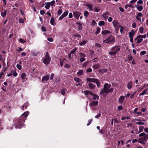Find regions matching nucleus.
I'll use <instances>...</instances> for the list:
<instances>
[{
	"label": "nucleus",
	"mask_w": 148,
	"mask_h": 148,
	"mask_svg": "<svg viewBox=\"0 0 148 148\" xmlns=\"http://www.w3.org/2000/svg\"><path fill=\"white\" fill-rule=\"evenodd\" d=\"M132 81H129L127 84V88L130 89H131L132 87Z\"/></svg>",
	"instance_id": "obj_15"
},
{
	"label": "nucleus",
	"mask_w": 148,
	"mask_h": 148,
	"mask_svg": "<svg viewBox=\"0 0 148 148\" xmlns=\"http://www.w3.org/2000/svg\"><path fill=\"white\" fill-rule=\"evenodd\" d=\"M45 4L46 5L45 6V8L47 9H49L50 8V6L49 5V4L48 3H45Z\"/></svg>",
	"instance_id": "obj_39"
},
{
	"label": "nucleus",
	"mask_w": 148,
	"mask_h": 148,
	"mask_svg": "<svg viewBox=\"0 0 148 148\" xmlns=\"http://www.w3.org/2000/svg\"><path fill=\"white\" fill-rule=\"evenodd\" d=\"M18 41L21 43L23 44L26 42V41L24 40L23 39L20 38L19 39Z\"/></svg>",
	"instance_id": "obj_40"
},
{
	"label": "nucleus",
	"mask_w": 148,
	"mask_h": 148,
	"mask_svg": "<svg viewBox=\"0 0 148 148\" xmlns=\"http://www.w3.org/2000/svg\"><path fill=\"white\" fill-rule=\"evenodd\" d=\"M112 23L116 31H118L120 26V25L118 21L116 20H114L113 21Z\"/></svg>",
	"instance_id": "obj_8"
},
{
	"label": "nucleus",
	"mask_w": 148,
	"mask_h": 148,
	"mask_svg": "<svg viewBox=\"0 0 148 148\" xmlns=\"http://www.w3.org/2000/svg\"><path fill=\"white\" fill-rule=\"evenodd\" d=\"M77 23L78 25V29L79 30H81L82 29V24H80L79 23Z\"/></svg>",
	"instance_id": "obj_37"
},
{
	"label": "nucleus",
	"mask_w": 148,
	"mask_h": 148,
	"mask_svg": "<svg viewBox=\"0 0 148 148\" xmlns=\"http://www.w3.org/2000/svg\"><path fill=\"white\" fill-rule=\"evenodd\" d=\"M24 20L22 18H20L19 19V22L21 23H24Z\"/></svg>",
	"instance_id": "obj_58"
},
{
	"label": "nucleus",
	"mask_w": 148,
	"mask_h": 148,
	"mask_svg": "<svg viewBox=\"0 0 148 148\" xmlns=\"http://www.w3.org/2000/svg\"><path fill=\"white\" fill-rule=\"evenodd\" d=\"M120 31L121 33L122 34L123 30L125 29V27L124 26H122L120 25Z\"/></svg>",
	"instance_id": "obj_32"
},
{
	"label": "nucleus",
	"mask_w": 148,
	"mask_h": 148,
	"mask_svg": "<svg viewBox=\"0 0 148 148\" xmlns=\"http://www.w3.org/2000/svg\"><path fill=\"white\" fill-rule=\"evenodd\" d=\"M115 42V40L114 38H108L104 40L103 42L107 44H113Z\"/></svg>",
	"instance_id": "obj_7"
},
{
	"label": "nucleus",
	"mask_w": 148,
	"mask_h": 148,
	"mask_svg": "<svg viewBox=\"0 0 148 148\" xmlns=\"http://www.w3.org/2000/svg\"><path fill=\"white\" fill-rule=\"evenodd\" d=\"M98 102L97 101H92L89 104L90 106H97L98 105Z\"/></svg>",
	"instance_id": "obj_13"
},
{
	"label": "nucleus",
	"mask_w": 148,
	"mask_h": 148,
	"mask_svg": "<svg viewBox=\"0 0 148 148\" xmlns=\"http://www.w3.org/2000/svg\"><path fill=\"white\" fill-rule=\"evenodd\" d=\"M143 15V14L141 12H139L138 13L136 16L138 17H142Z\"/></svg>",
	"instance_id": "obj_59"
},
{
	"label": "nucleus",
	"mask_w": 148,
	"mask_h": 148,
	"mask_svg": "<svg viewBox=\"0 0 148 148\" xmlns=\"http://www.w3.org/2000/svg\"><path fill=\"white\" fill-rule=\"evenodd\" d=\"M79 54L81 57H85L86 56V54L84 53H79Z\"/></svg>",
	"instance_id": "obj_57"
},
{
	"label": "nucleus",
	"mask_w": 148,
	"mask_h": 148,
	"mask_svg": "<svg viewBox=\"0 0 148 148\" xmlns=\"http://www.w3.org/2000/svg\"><path fill=\"white\" fill-rule=\"evenodd\" d=\"M50 22L51 25H55V23L54 18H51Z\"/></svg>",
	"instance_id": "obj_31"
},
{
	"label": "nucleus",
	"mask_w": 148,
	"mask_h": 148,
	"mask_svg": "<svg viewBox=\"0 0 148 148\" xmlns=\"http://www.w3.org/2000/svg\"><path fill=\"white\" fill-rule=\"evenodd\" d=\"M111 85L107 83H105L103 86V88L100 91V94H103L106 93V94L109 92H112L114 90V88H111L109 89L111 87Z\"/></svg>",
	"instance_id": "obj_2"
},
{
	"label": "nucleus",
	"mask_w": 148,
	"mask_h": 148,
	"mask_svg": "<svg viewBox=\"0 0 148 148\" xmlns=\"http://www.w3.org/2000/svg\"><path fill=\"white\" fill-rule=\"evenodd\" d=\"M49 76L48 75H44L42 78V81L43 82L44 80L47 81L49 80Z\"/></svg>",
	"instance_id": "obj_19"
},
{
	"label": "nucleus",
	"mask_w": 148,
	"mask_h": 148,
	"mask_svg": "<svg viewBox=\"0 0 148 148\" xmlns=\"http://www.w3.org/2000/svg\"><path fill=\"white\" fill-rule=\"evenodd\" d=\"M41 29L43 32H45L46 31V29L45 27L44 26H42L41 27Z\"/></svg>",
	"instance_id": "obj_56"
},
{
	"label": "nucleus",
	"mask_w": 148,
	"mask_h": 148,
	"mask_svg": "<svg viewBox=\"0 0 148 148\" xmlns=\"http://www.w3.org/2000/svg\"><path fill=\"white\" fill-rule=\"evenodd\" d=\"M92 71V70L91 68H88L86 70L87 72H91Z\"/></svg>",
	"instance_id": "obj_63"
},
{
	"label": "nucleus",
	"mask_w": 148,
	"mask_h": 148,
	"mask_svg": "<svg viewBox=\"0 0 148 148\" xmlns=\"http://www.w3.org/2000/svg\"><path fill=\"white\" fill-rule=\"evenodd\" d=\"M87 42V41L84 40L79 43V45L80 46H83L85 45Z\"/></svg>",
	"instance_id": "obj_28"
},
{
	"label": "nucleus",
	"mask_w": 148,
	"mask_h": 148,
	"mask_svg": "<svg viewBox=\"0 0 148 148\" xmlns=\"http://www.w3.org/2000/svg\"><path fill=\"white\" fill-rule=\"evenodd\" d=\"M136 124L139 125H144L145 124V123L144 122L142 121H139L137 122L136 123Z\"/></svg>",
	"instance_id": "obj_46"
},
{
	"label": "nucleus",
	"mask_w": 148,
	"mask_h": 148,
	"mask_svg": "<svg viewBox=\"0 0 148 148\" xmlns=\"http://www.w3.org/2000/svg\"><path fill=\"white\" fill-rule=\"evenodd\" d=\"M146 53V51H142L140 53V55H144Z\"/></svg>",
	"instance_id": "obj_55"
},
{
	"label": "nucleus",
	"mask_w": 148,
	"mask_h": 148,
	"mask_svg": "<svg viewBox=\"0 0 148 148\" xmlns=\"http://www.w3.org/2000/svg\"><path fill=\"white\" fill-rule=\"evenodd\" d=\"M101 67V65L99 64H97L93 65L92 68L93 69H97Z\"/></svg>",
	"instance_id": "obj_17"
},
{
	"label": "nucleus",
	"mask_w": 148,
	"mask_h": 148,
	"mask_svg": "<svg viewBox=\"0 0 148 148\" xmlns=\"http://www.w3.org/2000/svg\"><path fill=\"white\" fill-rule=\"evenodd\" d=\"M135 6L139 11H141L143 9V7L142 5H135Z\"/></svg>",
	"instance_id": "obj_16"
},
{
	"label": "nucleus",
	"mask_w": 148,
	"mask_h": 148,
	"mask_svg": "<svg viewBox=\"0 0 148 148\" xmlns=\"http://www.w3.org/2000/svg\"><path fill=\"white\" fill-rule=\"evenodd\" d=\"M125 97L123 96H121L119 98V102L120 103H122L125 99Z\"/></svg>",
	"instance_id": "obj_22"
},
{
	"label": "nucleus",
	"mask_w": 148,
	"mask_h": 148,
	"mask_svg": "<svg viewBox=\"0 0 148 148\" xmlns=\"http://www.w3.org/2000/svg\"><path fill=\"white\" fill-rule=\"evenodd\" d=\"M108 71V69H99L98 71L99 73L102 74H103L104 73Z\"/></svg>",
	"instance_id": "obj_20"
},
{
	"label": "nucleus",
	"mask_w": 148,
	"mask_h": 148,
	"mask_svg": "<svg viewBox=\"0 0 148 148\" xmlns=\"http://www.w3.org/2000/svg\"><path fill=\"white\" fill-rule=\"evenodd\" d=\"M133 59V57L131 54H129L128 55L127 57V59L129 61H131Z\"/></svg>",
	"instance_id": "obj_33"
},
{
	"label": "nucleus",
	"mask_w": 148,
	"mask_h": 148,
	"mask_svg": "<svg viewBox=\"0 0 148 148\" xmlns=\"http://www.w3.org/2000/svg\"><path fill=\"white\" fill-rule=\"evenodd\" d=\"M84 73L83 71V70H79L77 73V74L79 75H83Z\"/></svg>",
	"instance_id": "obj_35"
},
{
	"label": "nucleus",
	"mask_w": 148,
	"mask_h": 148,
	"mask_svg": "<svg viewBox=\"0 0 148 148\" xmlns=\"http://www.w3.org/2000/svg\"><path fill=\"white\" fill-rule=\"evenodd\" d=\"M62 12V10L61 9H59L58 12L57 14L58 15H60Z\"/></svg>",
	"instance_id": "obj_47"
},
{
	"label": "nucleus",
	"mask_w": 148,
	"mask_h": 148,
	"mask_svg": "<svg viewBox=\"0 0 148 148\" xmlns=\"http://www.w3.org/2000/svg\"><path fill=\"white\" fill-rule=\"evenodd\" d=\"M143 3V1L142 0H139L137 2V3L139 4H141Z\"/></svg>",
	"instance_id": "obj_62"
},
{
	"label": "nucleus",
	"mask_w": 148,
	"mask_h": 148,
	"mask_svg": "<svg viewBox=\"0 0 148 148\" xmlns=\"http://www.w3.org/2000/svg\"><path fill=\"white\" fill-rule=\"evenodd\" d=\"M138 136L140 137L139 139L138 142L143 144H145L144 142H146L148 139V134L143 132L140 134Z\"/></svg>",
	"instance_id": "obj_3"
},
{
	"label": "nucleus",
	"mask_w": 148,
	"mask_h": 148,
	"mask_svg": "<svg viewBox=\"0 0 148 148\" xmlns=\"http://www.w3.org/2000/svg\"><path fill=\"white\" fill-rule=\"evenodd\" d=\"M55 3V1L54 0H53L51 2H48V3L50 5H51V6H53Z\"/></svg>",
	"instance_id": "obj_41"
},
{
	"label": "nucleus",
	"mask_w": 148,
	"mask_h": 148,
	"mask_svg": "<svg viewBox=\"0 0 148 148\" xmlns=\"http://www.w3.org/2000/svg\"><path fill=\"white\" fill-rule=\"evenodd\" d=\"M69 13V12L68 11H66L64 12L62 15L64 17H66L67 16L68 14Z\"/></svg>",
	"instance_id": "obj_42"
},
{
	"label": "nucleus",
	"mask_w": 148,
	"mask_h": 148,
	"mask_svg": "<svg viewBox=\"0 0 148 148\" xmlns=\"http://www.w3.org/2000/svg\"><path fill=\"white\" fill-rule=\"evenodd\" d=\"M86 80L87 82L96 83L98 88H99L100 86V83L99 80L97 79L88 78Z\"/></svg>",
	"instance_id": "obj_5"
},
{
	"label": "nucleus",
	"mask_w": 148,
	"mask_h": 148,
	"mask_svg": "<svg viewBox=\"0 0 148 148\" xmlns=\"http://www.w3.org/2000/svg\"><path fill=\"white\" fill-rule=\"evenodd\" d=\"M74 80L77 82H80L81 81V79L79 78L75 77L74 78Z\"/></svg>",
	"instance_id": "obj_30"
},
{
	"label": "nucleus",
	"mask_w": 148,
	"mask_h": 148,
	"mask_svg": "<svg viewBox=\"0 0 148 148\" xmlns=\"http://www.w3.org/2000/svg\"><path fill=\"white\" fill-rule=\"evenodd\" d=\"M86 5L89 9L90 11H92L93 10L92 5L87 3L86 4Z\"/></svg>",
	"instance_id": "obj_23"
},
{
	"label": "nucleus",
	"mask_w": 148,
	"mask_h": 148,
	"mask_svg": "<svg viewBox=\"0 0 148 148\" xmlns=\"http://www.w3.org/2000/svg\"><path fill=\"white\" fill-rule=\"evenodd\" d=\"M17 68L19 70H21L22 69V66L19 64H17L16 65Z\"/></svg>",
	"instance_id": "obj_53"
},
{
	"label": "nucleus",
	"mask_w": 148,
	"mask_h": 148,
	"mask_svg": "<svg viewBox=\"0 0 148 148\" xmlns=\"http://www.w3.org/2000/svg\"><path fill=\"white\" fill-rule=\"evenodd\" d=\"M29 113V112H25L15 122V128L21 129L22 127H24L25 125L24 123L25 118L27 116Z\"/></svg>",
	"instance_id": "obj_1"
},
{
	"label": "nucleus",
	"mask_w": 148,
	"mask_h": 148,
	"mask_svg": "<svg viewBox=\"0 0 148 148\" xmlns=\"http://www.w3.org/2000/svg\"><path fill=\"white\" fill-rule=\"evenodd\" d=\"M147 90L148 88H146L142 92H141V93H140L139 94V96H140L141 95H143L145 94H146L147 93Z\"/></svg>",
	"instance_id": "obj_24"
},
{
	"label": "nucleus",
	"mask_w": 148,
	"mask_h": 148,
	"mask_svg": "<svg viewBox=\"0 0 148 148\" xmlns=\"http://www.w3.org/2000/svg\"><path fill=\"white\" fill-rule=\"evenodd\" d=\"M88 86L89 89L90 90L94 89L96 87L95 85V84L91 82H89V83Z\"/></svg>",
	"instance_id": "obj_11"
},
{
	"label": "nucleus",
	"mask_w": 148,
	"mask_h": 148,
	"mask_svg": "<svg viewBox=\"0 0 148 148\" xmlns=\"http://www.w3.org/2000/svg\"><path fill=\"white\" fill-rule=\"evenodd\" d=\"M105 24V22L102 21H100L98 23V25L100 26L104 25Z\"/></svg>",
	"instance_id": "obj_27"
},
{
	"label": "nucleus",
	"mask_w": 148,
	"mask_h": 148,
	"mask_svg": "<svg viewBox=\"0 0 148 148\" xmlns=\"http://www.w3.org/2000/svg\"><path fill=\"white\" fill-rule=\"evenodd\" d=\"M92 121V119H91L89 120H88V123L87 124V125L88 126L89 125H90L91 124V123Z\"/></svg>",
	"instance_id": "obj_61"
},
{
	"label": "nucleus",
	"mask_w": 148,
	"mask_h": 148,
	"mask_svg": "<svg viewBox=\"0 0 148 148\" xmlns=\"http://www.w3.org/2000/svg\"><path fill=\"white\" fill-rule=\"evenodd\" d=\"M95 45L96 46L99 48H100L101 47V45L100 44L98 43H97L95 44Z\"/></svg>",
	"instance_id": "obj_60"
},
{
	"label": "nucleus",
	"mask_w": 148,
	"mask_h": 148,
	"mask_svg": "<svg viewBox=\"0 0 148 148\" xmlns=\"http://www.w3.org/2000/svg\"><path fill=\"white\" fill-rule=\"evenodd\" d=\"M51 60V58L49 56L48 52H46V56L43 60L44 63L46 65H48L49 64Z\"/></svg>",
	"instance_id": "obj_6"
},
{
	"label": "nucleus",
	"mask_w": 148,
	"mask_h": 148,
	"mask_svg": "<svg viewBox=\"0 0 148 148\" xmlns=\"http://www.w3.org/2000/svg\"><path fill=\"white\" fill-rule=\"evenodd\" d=\"M27 75L25 73H22L21 75V77L23 80H25L26 78Z\"/></svg>",
	"instance_id": "obj_25"
},
{
	"label": "nucleus",
	"mask_w": 148,
	"mask_h": 148,
	"mask_svg": "<svg viewBox=\"0 0 148 148\" xmlns=\"http://www.w3.org/2000/svg\"><path fill=\"white\" fill-rule=\"evenodd\" d=\"M82 92H83L86 95H88V94H90L91 95H93L92 92L90 90H85Z\"/></svg>",
	"instance_id": "obj_14"
},
{
	"label": "nucleus",
	"mask_w": 148,
	"mask_h": 148,
	"mask_svg": "<svg viewBox=\"0 0 148 148\" xmlns=\"http://www.w3.org/2000/svg\"><path fill=\"white\" fill-rule=\"evenodd\" d=\"M111 32L107 30H105L101 32V34L103 35H105L111 33Z\"/></svg>",
	"instance_id": "obj_18"
},
{
	"label": "nucleus",
	"mask_w": 148,
	"mask_h": 148,
	"mask_svg": "<svg viewBox=\"0 0 148 148\" xmlns=\"http://www.w3.org/2000/svg\"><path fill=\"white\" fill-rule=\"evenodd\" d=\"M135 32L133 30H132L131 32H129V36L130 37H133L134 36Z\"/></svg>",
	"instance_id": "obj_26"
},
{
	"label": "nucleus",
	"mask_w": 148,
	"mask_h": 148,
	"mask_svg": "<svg viewBox=\"0 0 148 148\" xmlns=\"http://www.w3.org/2000/svg\"><path fill=\"white\" fill-rule=\"evenodd\" d=\"M81 13L79 12H75L73 13V16L74 17L77 19L79 18Z\"/></svg>",
	"instance_id": "obj_10"
},
{
	"label": "nucleus",
	"mask_w": 148,
	"mask_h": 148,
	"mask_svg": "<svg viewBox=\"0 0 148 148\" xmlns=\"http://www.w3.org/2000/svg\"><path fill=\"white\" fill-rule=\"evenodd\" d=\"M7 13V10H5L3 12H2L1 13V16L3 17H5Z\"/></svg>",
	"instance_id": "obj_34"
},
{
	"label": "nucleus",
	"mask_w": 148,
	"mask_h": 148,
	"mask_svg": "<svg viewBox=\"0 0 148 148\" xmlns=\"http://www.w3.org/2000/svg\"><path fill=\"white\" fill-rule=\"evenodd\" d=\"M96 31V32L95 33L96 34H99L100 32V28L99 27H98L97 28Z\"/></svg>",
	"instance_id": "obj_44"
},
{
	"label": "nucleus",
	"mask_w": 148,
	"mask_h": 148,
	"mask_svg": "<svg viewBox=\"0 0 148 148\" xmlns=\"http://www.w3.org/2000/svg\"><path fill=\"white\" fill-rule=\"evenodd\" d=\"M94 10L96 12H98L100 10V9L98 7H95L94 8Z\"/></svg>",
	"instance_id": "obj_52"
},
{
	"label": "nucleus",
	"mask_w": 148,
	"mask_h": 148,
	"mask_svg": "<svg viewBox=\"0 0 148 148\" xmlns=\"http://www.w3.org/2000/svg\"><path fill=\"white\" fill-rule=\"evenodd\" d=\"M144 131L146 133H148V127H145L144 128Z\"/></svg>",
	"instance_id": "obj_64"
},
{
	"label": "nucleus",
	"mask_w": 148,
	"mask_h": 148,
	"mask_svg": "<svg viewBox=\"0 0 148 148\" xmlns=\"http://www.w3.org/2000/svg\"><path fill=\"white\" fill-rule=\"evenodd\" d=\"M143 30H144V28L143 27H140L139 29V31L140 32L142 33H143Z\"/></svg>",
	"instance_id": "obj_49"
},
{
	"label": "nucleus",
	"mask_w": 148,
	"mask_h": 148,
	"mask_svg": "<svg viewBox=\"0 0 148 148\" xmlns=\"http://www.w3.org/2000/svg\"><path fill=\"white\" fill-rule=\"evenodd\" d=\"M65 90H66V89L65 88H63L62 90H61V94L62 95H64L65 93Z\"/></svg>",
	"instance_id": "obj_38"
},
{
	"label": "nucleus",
	"mask_w": 148,
	"mask_h": 148,
	"mask_svg": "<svg viewBox=\"0 0 148 148\" xmlns=\"http://www.w3.org/2000/svg\"><path fill=\"white\" fill-rule=\"evenodd\" d=\"M93 96V99L94 100L96 99H99V97L97 95H96L93 94V95H92Z\"/></svg>",
	"instance_id": "obj_36"
},
{
	"label": "nucleus",
	"mask_w": 148,
	"mask_h": 148,
	"mask_svg": "<svg viewBox=\"0 0 148 148\" xmlns=\"http://www.w3.org/2000/svg\"><path fill=\"white\" fill-rule=\"evenodd\" d=\"M109 14L110 12H109L108 11H106V12L103 13V14L102 15V16L104 18V19L105 20H106L108 17V15Z\"/></svg>",
	"instance_id": "obj_9"
},
{
	"label": "nucleus",
	"mask_w": 148,
	"mask_h": 148,
	"mask_svg": "<svg viewBox=\"0 0 148 148\" xmlns=\"http://www.w3.org/2000/svg\"><path fill=\"white\" fill-rule=\"evenodd\" d=\"M89 62L86 61L84 62L83 64V66L84 67H86Z\"/></svg>",
	"instance_id": "obj_48"
},
{
	"label": "nucleus",
	"mask_w": 148,
	"mask_h": 148,
	"mask_svg": "<svg viewBox=\"0 0 148 148\" xmlns=\"http://www.w3.org/2000/svg\"><path fill=\"white\" fill-rule=\"evenodd\" d=\"M130 119V117H123L121 118V120L123 121L125 119Z\"/></svg>",
	"instance_id": "obj_54"
},
{
	"label": "nucleus",
	"mask_w": 148,
	"mask_h": 148,
	"mask_svg": "<svg viewBox=\"0 0 148 148\" xmlns=\"http://www.w3.org/2000/svg\"><path fill=\"white\" fill-rule=\"evenodd\" d=\"M32 73L33 74V77L36 76L37 75L38 72L37 71V70H35V69H34L32 70Z\"/></svg>",
	"instance_id": "obj_21"
},
{
	"label": "nucleus",
	"mask_w": 148,
	"mask_h": 148,
	"mask_svg": "<svg viewBox=\"0 0 148 148\" xmlns=\"http://www.w3.org/2000/svg\"><path fill=\"white\" fill-rule=\"evenodd\" d=\"M89 14V13L88 11H85L84 12V15L86 17H87L88 15Z\"/></svg>",
	"instance_id": "obj_51"
},
{
	"label": "nucleus",
	"mask_w": 148,
	"mask_h": 148,
	"mask_svg": "<svg viewBox=\"0 0 148 148\" xmlns=\"http://www.w3.org/2000/svg\"><path fill=\"white\" fill-rule=\"evenodd\" d=\"M121 48V47L119 45L112 47L111 48V50L113 51L109 52V54L111 56H113L116 55L120 51Z\"/></svg>",
	"instance_id": "obj_4"
},
{
	"label": "nucleus",
	"mask_w": 148,
	"mask_h": 148,
	"mask_svg": "<svg viewBox=\"0 0 148 148\" xmlns=\"http://www.w3.org/2000/svg\"><path fill=\"white\" fill-rule=\"evenodd\" d=\"M128 7H132V5L130 4H128L125 5V9H127Z\"/></svg>",
	"instance_id": "obj_43"
},
{
	"label": "nucleus",
	"mask_w": 148,
	"mask_h": 148,
	"mask_svg": "<svg viewBox=\"0 0 148 148\" xmlns=\"http://www.w3.org/2000/svg\"><path fill=\"white\" fill-rule=\"evenodd\" d=\"M86 60V59L84 58L81 57L79 59V61L81 62H82Z\"/></svg>",
	"instance_id": "obj_50"
},
{
	"label": "nucleus",
	"mask_w": 148,
	"mask_h": 148,
	"mask_svg": "<svg viewBox=\"0 0 148 148\" xmlns=\"http://www.w3.org/2000/svg\"><path fill=\"white\" fill-rule=\"evenodd\" d=\"M144 130V127L140 126L139 127V131L138 133L142 132Z\"/></svg>",
	"instance_id": "obj_29"
},
{
	"label": "nucleus",
	"mask_w": 148,
	"mask_h": 148,
	"mask_svg": "<svg viewBox=\"0 0 148 148\" xmlns=\"http://www.w3.org/2000/svg\"><path fill=\"white\" fill-rule=\"evenodd\" d=\"M77 47H76L72 50L70 52V54H74L77 49Z\"/></svg>",
	"instance_id": "obj_45"
},
{
	"label": "nucleus",
	"mask_w": 148,
	"mask_h": 148,
	"mask_svg": "<svg viewBox=\"0 0 148 148\" xmlns=\"http://www.w3.org/2000/svg\"><path fill=\"white\" fill-rule=\"evenodd\" d=\"M29 105L28 102H26L21 107V109L22 110H24L25 109H26L29 106Z\"/></svg>",
	"instance_id": "obj_12"
}]
</instances>
